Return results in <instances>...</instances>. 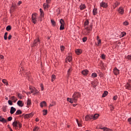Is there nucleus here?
<instances>
[{
	"mask_svg": "<svg viewBox=\"0 0 131 131\" xmlns=\"http://www.w3.org/2000/svg\"><path fill=\"white\" fill-rule=\"evenodd\" d=\"M79 97H80V94L78 92H75L73 94L72 98H68L67 100L68 102H70L71 104H73V103H76L77 102V100Z\"/></svg>",
	"mask_w": 131,
	"mask_h": 131,
	"instance_id": "nucleus-1",
	"label": "nucleus"
},
{
	"mask_svg": "<svg viewBox=\"0 0 131 131\" xmlns=\"http://www.w3.org/2000/svg\"><path fill=\"white\" fill-rule=\"evenodd\" d=\"M12 125L15 127H22V124H21V123L18 121H16V120H15L12 123Z\"/></svg>",
	"mask_w": 131,
	"mask_h": 131,
	"instance_id": "nucleus-2",
	"label": "nucleus"
},
{
	"mask_svg": "<svg viewBox=\"0 0 131 131\" xmlns=\"http://www.w3.org/2000/svg\"><path fill=\"white\" fill-rule=\"evenodd\" d=\"M36 17H37V14L33 13L32 14V20L34 24H36L37 20H36Z\"/></svg>",
	"mask_w": 131,
	"mask_h": 131,
	"instance_id": "nucleus-3",
	"label": "nucleus"
},
{
	"mask_svg": "<svg viewBox=\"0 0 131 131\" xmlns=\"http://www.w3.org/2000/svg\"><path fill=\"white\" fill-rule=\"evenodd\" d=\"M50 3V0H46V3L43 4V9L45 11L48 10V8H49V3Z\"/></svg>",
	"mask_w": 131,
	"mask_h": 131,
	"instance_id": "nucleus-4",
	"label": "nucleus"
},
{
	"mask_svg": "<svg viewBox=\"0 0 131 131\" xmlns=\"http://www.w3.org/2000/svg\"><path fill=\"white\" fill-rule=\"evenodd\" d=\"M118 12L120 14V15H123V13H124V9L122 7H120L118 9Z\"/></svg>",
	"mask_w": 131,
	"mask_h": 131,
	"instance_id": "nucleus-5",
	"label": "nucleus"
},
{
	"mask_svg": "<svg viewBox=\"0 0 131 131\" xmlns=\"http://www.w3.org/2000/svg\"><path fill=\"white\" fill-rule=\"evenodd\" d=\"M17 104L19 107H23L24 106V103L21 100H18L17 102Z\"/></svg>",
	"mask_w": 131,
	"mask_h": 131,
	"instance_id": "nucleus-6",
	"label": "nucleus"
},
{
	"mask_svg": "<svg viewBox=\"0 0 131 131\" xmlns=\"http://www.w3.org/2000/svg\"><path fill=\"white\" fill-rule=\"evenodd\" d=\"M47 106V102L45 101H42L40 103V106L41 108H43V107H46Z\"/></svg>",
	"mask_w": 131,
	"mask_h": 131,
	"instance_id": "nucleus-7",
	"label": "nucleus"
},
{
	"mask_svg": "<svg viewBox=\"0 0 131 131\" xmlns=\"http://www.w3.org/2000/svg\"><path fill=\"white\" fill-rule=\"evenodd\" d=\"M92 115H87L85 117V120L88 121V120H92Z\"/></svg>",
	"mask_w": 131,
	"mask_h": 131,
	"instance_id": "nucleus-8",
	"label": "nucleus"
},
{
	"mask_svg": "<svg viewBox=\"0 0 131 131\" xmlns=\"http://www.w3.org/2000/svg\"><path fill=\"white\" fill-rule=\"evenodd\" d=\"M91 116L93 120H96V119H98V117H99V114H95L94 115H91Z\"/></svg>",
	"mask_w": 131,
	"mask_h": 131,
	"instance_id": "nucleus-9",
	"label": "nucleus"
},
{
	"mask_svg": "<svg viewBox=\"0 0 131 131\" xmlns=\"http://www.w3.org/2000/svg\"><path fill=\"white\" fill-rule=\"evenodd\" d=\"M72 61V56H69L66 59V62L67 63L68 62H71Z\"/></svg>",
	"mask_w": 131,
	"mask_h": 131,
	"instance_id": "nucleus-10",
	"label": "nucleus"
},
{
	"mask_svg": "<svg viewBox=\"0 0 131 131\" xmlns=\"http://www.w3.org/2000/svg\"><path fill=\"white\" fill-rule=\"evenodd\" d=\"M0 121L1 122H3V123H7L8 121L7 120H6V119L2 117V116H0Z\"/></svg>",
	"mask_w": 131,
	"mask_h": 131,
	"instance_id": "nucleus-11",
	"label": "nucleus"
},
{
	"mask_svg": "<svg viewBox=\"0 0 131 131\" xmlns=\"http://www.w3.org/2000/svg\"><path fill=\"white\" fill-rule=\"evenodd\" d=\"M16 111V108L13 106L11 107L10 108V114H14Z\"/></svg>",
	"mask_w": 131,
	"mask_h": 131,
	"instance_id": "nucleus-12",
	"label": "nucleus"
},
{
	"mask_svg": "<svg viewBox=\"0 0 131 131\" xmlns=\"http://www.w3.org/2000/svg\"><path fill=\"white\" fill-rule=\"evenodd\" d=\"M114 73L115 74V75H118V74H119V70H118L117 68H115L114 69Z\"/></svg>",
	"mask_w": 131,
	"mask_h": 131,
	"instance_id": "nucleus-13",
	"label": "nucleus"
},
{
	"mask_svg": "<svg viewBox=\"0 0 131 131\" xmlns=\"http://www.w3.org/2000/svg\"><path fill=\"white\" fill-rule=\"evenodd\" d=\"M75 53L77 55H80V54L82 53V50H81V49H76L75 50Z\"/></svg>",
	"mask_w": 131,
	"mask_h": 131,
	"instance_id": "nucleus-14",
	"label": "nucleus"
},
{
	"mask_svg": "<svg viewBox=\"0 0 131 131\" xmlns=\"http://www.w3.org/2000/svg\"><path fill=\"white\" fill-rule=\"evenodd\" d=\"M39 43V39H36L34 40L33 45L34 46H37Z\"/></svg>",
	"mask_w": 131,
	"mask_h": 131,
	"instance_id": "nucleus-15",
	"label": "nucleus"
},
{
	"mask_svg": "<svg viewBox=\"0 0 131 131\" xmlns=\"http://www.w3.org/2000/svg\"><path fill=\"white\" fill-rule=\"evenodd\" d=\"M82 74L85 76L88 75V74H89V71H88V70H84L82 71Z\"/></svg>",
	"mask_w": 131,
	"mask_h": 131,
	"instance_id": "nucleus-16",
	"label": "nucleus"
},
{
	"mask_svg": "<svg viewBox=\"0 0 131 131\" xmlns=\"http://www.w3.org/2000/svg\"><path fill=\"white\" fill-rule=\"evenodd\" d=\"M125 88L127 90H131V84L129 83H127L125 85Z\"/></svg>",
	"mask_w": 131,
	"mask_h": 131,
	"instance_id": "nucleus-17",
	"label": "nucleus"
},
{
	"mask_svg": "<svg viewBox=\"0 0 131 131\" xmlns=\"http://www.w3.org/2000/svg\"><path fill=\"white\" fill-rule=\"evenodd\" d=\"M93 15H97L98 14V9L94 8L93 10Z\"/></svg>",
	"mask_w": 131,
	"mask_h": 131,
	"instance_id": "nucleus-18",
	"label": "nucleus"
},
{
	"mask_svg": "<svg viewBox=\"0 0 131 131\" xmlns=\"http://www.w3.org/2000/svg\"><path fill=\"white\" fill-rule=\"evenodd\" d=\"M20 114H22V111H21V110H18L16 112L15 115H20Z\"/></svg>",
	"mask_w": 131,
	"mask_h": 131,
	"instance_id": "nucleus-19",
	"label": "nucleus"
},
{
	"mask_svg": "<svg viewBox=\"0 0 131 131\" xmlns=\"http://www.w3.org/2000/svg\"><path fill=\"white\" fill-rule=\"evenodd\" d=\"M101 7H103V8H107V4L104 2H102L100 4Z\"/></svg>",
	"mask_w": 131,
	"mask_h": 131,
	"instance_id": "nucleus-20",
	"label": "nucleus"
},
{
	"mask_svg": "<svg viewBox=\"0 0 131 131\" xmlns=\"http://www.w3.org/2000/svg\"><path fill=\"white\" fill-rule=\"evenodd\" d=\"M39 93V92L38 91V90L34 88V93L33 94V95H37V94H38Z\"/></svg>",
	"mask_w": 131,
	"mask_h": 131,
	"instance_id": "nucleus-21",
	"label": "nucleus"
},
{
	"mask_svg": "<svg viewBox=\"0 0 131 131\" xmlns=\"http://www.w3.org/2000/svg\"><path fill=\"white\" fill-rule=\"evenodd\" d=\"M81 11H82V10H84V9H85V5H83V4H81L80 7H79Z\"/></svg>",
	"mask_w": 131,
	"mask_h": 131,
	"instance_id": "nucleus-22",
	"label": "nucleus"
},
{
	"mask_svg": "<svg viewBox=\"0 0 131 131\" xmlns=\"http://www.w3.org/2000/svg\"><path fill=\"white\" fill-rule=\"evenodd\" d=\"M11 100H12L14 103H16L17 102V98L15 97V96H12L11 98Z\"/></svg>",
	"mask_w": 131,
	"mask_h": 131,
	"instance_id": "nucleus-23",
	"label": "nucleus"
},
{
	"mask_svg": "<svg viewBox=\"0 0 131 131\" xmlns=\"http://www.w3.org/2000/svg\"><path fill=\"white\" fill-rule=\"evenodd\" d=\"M51 24H52V26L55 27V26H56V21H55V20L53 19H51Z\"/></svg>",
	"mask_w": 131,
	"mask_h": 131,
	"instance_id": "nucleus-24",
	"label": "nucleus"
},
{
	"mask_svg": "<svg viewBox=\"0 0 131 131\" xmlns=\"http://www.w3.org/2000/svg\"><path fill=\"white\" fill-rule=\"evenodd\" d=\"M101 129H103V131H112L111 129L106 128V127H102L101 128Z\"/></svg>",
	"mask_w": 131,
	"mask_h": 131,
	"instance_id": "nucleus-25",
	"label": "nucleus"
},
{
	"mask_svg": "<svg viewBox=\"0 0 131 131\" xmlns=\"http://www.w3.org/2000/svg\"><path fill=\"white\" fill-rule=\"evenodd\" d=\"M107 95H108V92L104 91L102 94V98H105V97H106V96H107Z\"/></svg>",
	"mask_w": 131,
	"mask_h": 131,
	"instance_id": "nucleus-26",
	"label": "nucleus"
},
{
	"mask_svg": "<svg viewBox=\"0 0 131 131\" xmlns=\"http://www.w3.org/2000/svg\"><path fill=\"white\" fill-rule=\"evenodd\" d=\"M55 79H56V75L53 74L51 76V81H54Z\"/></svg>",
	"mask_w": 131,
	"mask_h": 131,
	"instance_id": "nucleus-27",
	"label": "nucleus"
},
{
	"mask_svg": "<svg viewBox=\"0 0 131 131\" xmlns=\"http://www.w3.org/2000/svg\"><path fill=\"white\" fill-rule=\"evenodd\" d=\"M39 10H40L41 17H43L45 14L43 13V11H42V9H41V8H40Z\"/></svg>",
	"mask_w": 131,
	"mask_h": 131,
	"instance_id": "nucleus-28",
	"label": "nucleus"
},
{
	"mask_svg": "<svg viewBox=\"0 0 131 131\" xmlns=\"http://www.w3.org/2000/svg\"><path fill=\"white\" fill-rule=\"evenodd\" d=\"M4 39L7 40L8 39V32H6L4 36Z\"/></svg>",
	"mask_w": 131,
	"mask_h": 131,
	"instance_id": "nucleus-29",
	"label": "nucleus"
},
{
	"mask_svg": "<svg viewBox=\"0 0 131 131\" xmlns=\"http://www.w3.org/2000/svg\"><path fill=\"white\" fill-rule=\"evenodd\" d=\"M27 105L28 106L31 105V100H30L29 99H28L27 100Z\"/></svg>",
	"mask_w": 131,
	"mask_h": 131,
	"instance_id": "nucleus-30",
	"label": "nucleus"
},
{
	"mask_svg": "<svg viewBox=\"0 0 131 131\" xmlns=\"http://www.w3.org/2000/svg\"><path fill=\"white\" fill-rule=\"evenodd\" d=\"M2 82H3V83H4V84H6V85H8V84H9L8 83V81L6 79H3Z\"/></svg>",
	"mask_w": 131,
	"mask_h": 131,
	"instance_id": "nucleus-31",
	"label": "nucleus"
},
{
	"mask_svg": "<svg viewBox=\"0 0 131 131\" xmlns=\"http://www.w3.org/2000/svg\"><path fill=\"white\" fill-rule=\"evenodd\" d=\"M11 29H12V27H11V26H8L6 27V30L7 31H10V30H11Z\"/></svg>",
	"mask_w": 131,
	"mask_h": 131,
	"instance_id": "nucleus-32",
	"label": "nucleus"
},
{
	"mask_svg": "<svg viewBox=\"0 0 131 131\" xmlns=\"http://www.w3.org/2000/svg\"><path fill=\"white\" fill-rule=\"evenodd\" d=\"M59 29H60V30H64V29H65L64 25H61Z\"/></svg>",
	"mask_w": 131,
	"mask_h": 131,
	"instance_id": "nucleus-33",
	"label": "nucleus"
},
{
	"mask_svg": "<svg viewBox=\"0 0 131 131\" xmlns=\"http://www.w3.org/2000/svg\"><path fill=\"white\" fill-rule=\"evenodd\" d=\"M48 114V110H43V115H47Z\"/></svg>",
	"mask_w": 131,
	"mask_h": 131,
	"instance_id": "nucleus-34",
	"label": "nucleus"
},
{
	"mask_svg": "<svg viewBox=\"0 0 131 131\" xmlns=\"http://www.w3.org/2000/svg\"><path fill=\"white\" fill-rule=\"evenodd\" d=\"M125 35H126V33L123 32L121 33L120 36H121V37H123V36H125Z\"/></svg>",
	"mask_w": 131,
	"mask_h": 131,
	"instance_id": "nucleus-35",
	"label": "nucleus"
},
{
	"mask_svg": "<svg viewBox=\"0 0 131 131\" xmlns=\"http://www.w3.org/2000/svg\"><path fill=\"white\" fill-rule=\"evenodd\" d=\"M85 29H86V30H88V31H90V30L92 29V26H90L88 27H85Z\"/></svg>",
	"mask_w": 131,
	"mask_h": 131,
	"instance_id": "nucleus-36",
	"label": "nucleus"
},
{
	"mask_svg": "<svg viewBox=\"0 0 131 131\" xmlns=\"http://www.w3.org/2000/svg\"><path fill=\"white\" fill-rule=\"evenodd\" d=\"M60 23L61 25H64L65 24V23L64 22V20H63V19H61L60 20Z\"/></svg>",
	"mask_w": 131,
	"mask_h": 131,
	"instance_id": "nucleus-37",
	"label": "nucleus"
},
{
	"mask_svg": "<svg viewBox=\"0 0 131 131\" xmlns=\"http://www.w3.org/2000/svg\"><path fill=\"white\" fill-rule=\"evenodd\" d=\"M119 5H120V3L118 2H116L115 3V8L118 7V6H119Z\"/></svg>",
	"mask_w": 131,
	"mask_h": 131,
	"instance_id": "nucleus-38",
	"label": "nucleus"
},
{
	"mask_svg": "<svg viewBox=\"0 0 131 131\" xmlns=\"http://www.w3.org/2000/svg\"><path fill=\"white\" fill-rule=\"evenodd\" d=\"M92 77H94V78H95V77H97V73H92Z\"/></svg>",
	"mask_w": 131,
	"mask_h": 131,
	"instance_id": "nucleus-39",
	"label": "nucleus"
},
{
	"mask_svg": "<svg viewBox=\"0 0 131 131\" xmlns=\"http://www.w3.org/2000/svg\"><path fill=\"white\" fill-rule=\"evenodd\" d=\"M98 43L97 45V46H98V47L101 46V40H98Z\"/></svg>",
	"mask_w": 131,
	"mask_h": 131,
	"instance_id": "nucleus-40",
	"label": "nucleus"
},
{
	"mask_svg": "<svg viewBox=\"0 0 131 131\" xmlns=\"http://www.w3.org/2000/svg\"><path fill=\"white\" fill-rule=\"evenodd\" d=\"M30 90H31V94H34V88H30Z\"/></svg>",
	"mask_w": 131,
	"mask_h": 131,
	"instance_id": "nucleus-41",
	"label": "nucleus"
},
{
	"mask_svg": "<svg viewBox=\"0 0 131 131\" xmlns=\"http://www.w3.org/2000/svg\"><path fill=\"white\" fill-rule=\"evenodd\" d=\"M87 25H89V20H85L84 22V26H87Z\"/></svg>",
	"mask_w": 131,
	"mask_h": 131,
	"instance_id": "nucleus-42",
	"label": "nucleus"
},
{
	"mask_svg": "<svg viewBox=\"0 0 131 131\" xmlns=\"http://www.w3.org/2000/svg\"><path fill=\"white\" fill-rule=\"evenodd\" d=\"M8 104L9 105H10V106H12V105H13V102H12V101H11L10 100H8Z\"/></svg>",
	"mask_w": 131,
	"mask_h": 131,
	"instance_id": "nucleus-43",
	"label": "nucleus"
},
{
	"mask_svg": "<svg viewBox=\"0 0 131 131\" xmlns=\"http://www.w3.org/2000/svg\"><path fill=\"white\" fill-rule=\"evenodd\" d=\"M39 129V128H38V127H35L34 129L33 130L34 131H38Z\"/></svg>",
	"mask_w": 131,
	"mask_h": 131,
	"instance_id": "nucleus-44",
	"label": "nucleus"
},
{
	"mask_svg": "<svg viewBox=\"0 0 131 131\" xmlns=\"http://www.w3.org/2000/svg\"><path fill=\"white\" fill-rule=\"evenodd\" d=\"M87 40H88V38H86V37H84V38H83V39H82V40H83V42H85Z\"/></svg>",
	"mask_w": 131,
	"mask_h": 131,
	"instance_id": "nucleus-45",
	"label": "nucleus"
},
{
	"mask_svg": "<svg viewBox=\"0 0 131 131\" xmlns=\"http://www.w3.org/2000/svg\"><path fill=\"white\" fill-rule=\"evenodd\" d=\"M76 121H77L78 126H79V127L81 126V124L80 123V122L78 121V119L76 120Z\"/></svg>",
	"mask_w": 131,
	"mask_h": 131,
	"instance_id": "nucleus-46",
	"label": "nucleus"
},
{
	"mask_svg": "<svg viewBox=\"0 0 131 131\" xmlns=\"http://www.w3.org/2000/svg\"><path fill=\"white\" fill-rule=\"evenodd\" d=\"M64 49H65L64 46H60V50L61 51V52H63V51H64Z\"/></svg>",
	"mask_w": 131,
	"mask_h": 131,
	"instance_id": "nucleus-47",
	"label": "nucleus"
},
{
	"mask_svg": "<svg viewBox=\"0 0 131 131\" xmlns=\"http://www.w3.org/2000/svg\"><path fill=\"white\" fill-rule=\"evenodd\" d=\"M123 25H125V26H126L128 25V23L127 21H125L123 23Z\"/></svg>",
	"mask_w": 131,
	"mask_h": 131,
	"instance_id": "nucleus-48",
	"label": "nucleus"
},
{
	"mask_svg": "<svg viewBox=\"0 0 131 131\" xmlns=\"http://www.w3.org/2000/svg\"><path fill=\"white\" fill-rule=\"evenodd\" d=\"M12 119H13V118L12 117H9L8 118V121H11L12 120Z\"/></svg>",
	"mask_w": 131,
	"mask_h": 131,
	"instance_id": "nucleus-49",
	"label": "nucleus"
},
{
	"mask_svg": "<svg viewBox=\"0 0 131 131\" xmlns=\"http://www.w3.org/2000/svg\"><path fill=\"white\" fill-rule=\"evenodd\" d=\"M3 110L4 112H7V107H6V106L3 107Z\"/></svg>",
	"mask_w": 131,
	"mask_h": 131,
	"instance_id": "nucleus-50",
	"label": "nucleus"
},
{
	"mask_svg": "<svg viewBox=\"0 0 131 131\" xmlns=\"http://www.w3.org/2000/svg\"><path fill=\"white\" fill-rule=\"evenodd\" d=\"M106 56L104 54H102L101 55V58L102 59H105Z\"/></svg>",
	"mask_w": 131,
	"mask_h": 131,
	"instance_id": "nucleus-51",
	"label": "nucleus"
},
{
	"mask_svg": "<svg viewBox=\"0 0 131 131\" xmlns=\"http://www.w3.org/2000/svg\"><path fill=\"white\" fill-rule=\"evenodd\" d=\"M25 118H30L29 114H26L25 116Z\"/></svg>",
	"mask_w": 131,
	"mask_h": 131,
	"instance_id": "nucleus-52",
	"label": "nucleus"
},
{
	"mask_svg": "<svg viewBox=\"0 0 131 131\" xmlns=\"http://www.w3.org/2000/svg\"><path fill=\"white\" fill-rule=\"evenodd\" d=\"M127 59H128V60H131V56L130 55H128L126 57Z\"/></svg>",
	"mask_w": 131,
	"mask_h": 131,
	"instance_id": "nucleus-53",
	"label": "nucleus"
},
{
	"mask_svg": "<svg viewBox=\"0 0 131 131\" xmlns=\"http://www.w3.org/2000/svg\"><path fill=\"white\" fill-rule=\"evenodd\" d=\"M0 60H4V56L2 55H0Z\"/></svg>",
	"mask_w": 131,
	"mask_h": 131,
	"instance_id": "nucleus-54",
	"label": "nucleus"
},
{
	"mask_svg": "<svg viewBox=\"0 0 131 131\" xmlns=\"http://www.w3.org/2000/svg\"><path fill=\"white\" fill-rule=\"evenodd\" d=\"M128 121L130 124H131V118L128 119Z\"/></svg>",
	"mask_w": 131,
	"mask_h": 131,
	"instance_id": "nucleus-55",
	"label": "nucleus"
},
{
	"mask_svg": "<svg viewBox=\"0 0 131 131\" xmlns=\"http://www.w3.org/2000/svg\"><path fill=\"white\" fill-rule=\"evenodd\" d=\"M11 38H12V35L9 34V36H8V39H11Z\"/></svg>",
	"mask_w": 131,
	"mask_h": 131,
	"instance_id": "nucleus-56",
	"label": "nucleus"
},
{
	"mask_svg": "<svg viewBox=\"0 0 131 131\" xmlns=\"http://www.w3.org/2000/svg\"><path fill=\"white\" fill-rule=\"evenodd\" d=\"M29 116H30V117H32V116H33V114H32V113L29 114Z\"/></svg>",
	"mask_w": 131,
	"mask_h": 131,
	"instance_id": "nucleus-57",
	"label": "nucleus"
},
{
	"mask_svg": "<svg viewBox=\"0 0 131 131\" xmlns=\"http://www.w3.org/2000/svg\"><path fill=\"white\" fill-rule=\"evenodd\" d=\"M114 100H117V96H115L114 97Z\"/></svg>",
	"mask_w": 131,
	"mask_h": 131,
	"instance_id": "nucleus-58",
	"label": "nucleus"
},
{
	"mask_svg": "<svg viewBox=\"0 0 131 131\" xmlns=\"http://www.w3.org/2000/svg\"><path fill=\"white\" fill-rule=\"evenodd\" d=\"M72 70H71V69H70L69 70V71H68V75H69V73H70V72H71V71H72Z\"/></svg>",
	"mask_w": 131,
	"mask_h": 131,
	"instance_id": "nucleus-59",
	"label": "nucleus"
},
{
	"mask_svg": "<svg viewBox=\"0 0 131 131\" xmlns=\"http://www.w3.org/2000/svg\"><path fill=\"white\" fill-rule=\"evenodd\" d=\"M21 4H22V2H21V1H19V2H18V6H20Z\"/></svg>",
	"mask_w": 131,
	"mask_h": 131,
	"instance_id": "nucleus-60",
	"label": "nucleus"
},
{
	"mask_svg": "<svg viewBox=\"0 0 131 131\" xmlns=\"http://www.w3.org/2000/svg\"><path fill=\"white\" fill-rule=\"evenodd\" d=\"M100 40V37H99V36H97V40Z\"/></svg>",
	"mask_w": 131,
	"mask_h": 131,
	"instance_id": "nucleus-61",
	"label": "nucleus"
},
{
	"mask_svg": "<svg viewBox=\"0 0 131 131\" xmlns=\"http://www.w3.org/2000/svg\"><path fill=\"white\" fill-rule=\"evenodd\" d=\"M41 91H43V86L42 85L41 86Z\"/></svg>",
	"mask_w": 131,
	"mask_h": 131,
	"instance_id": "nucleus-62",
	"label": "nucleus"
},
{
	"mask_svg": "<svg viewBox=\"0 0 131 131\" xmlns=\"http://www.w3.org/2000/svg\"><path fill=\"white\" fill-rule=\"evenodd\" d=\"M38 20L39 21H42V19H41V17H39Z\"/></svg>",
	"mask_w": 131,
	"mask_h": 131,
	"instance_id": "nucleus-63",
	"label": "nucleus"
},
{
	"mask_svg": "<svg viewBox=\"0 0 131 131\" xmlns=\"http://www.w3.org/2000/svg\"><path fill=\"white\" fill-rule=\"evenodd\" d=\"M31 94V93H30V92H27V95H28H28H30Z\"/></svg>",
	"mask_w": 131,
	"mask_h": 131,
	"instance_id": "nucleus-64",
	"label": "nucleus"
}]
</instances>
